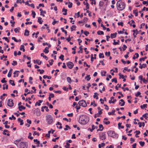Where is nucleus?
Here are the masks:
<instances>
[{
  "label": "nucleus",
  "mask_w": 148,
  "mask_h": 148,
  "mask_svg": "<svg viewBox=\"0 0 148 148\" xmlns=\"http://www.w3.org/2000/svg\"><path fill=\"white\" fill-rule=\"evenodd\" d=\"M89 118L86 115H82L80 116L79 120V123L81 124L85 125L89 121Z\"/></svg>",
  "instance_id": "1"
},
{
  "label": "nucleus",
  "mask_w": 148,
  "mask_h": 148,
  "mask_svg": "<svg viewBox=\"0 0 148 148\" xmlns=\"http://www.w3.org/2000/svg\"><path fill=\"white\" fill-rule=\"evenodd\" d=\"M117 10L119 11H122L125 8V4L122 0L118 1L116 4Z\"/></svg>",
  "instance_id": "2"
},
{
  "label": "nucleus",
  "mask_w": 148,
  "mask_h": 148,
  "mask_svg": "<svg viewBox=\"0 0 148 148\" xmlns=\"http://www.w3.org/2000/svg\"><path fill=\"white\" fill-rule=\"evenodd\" d=\"M46 118V121L48 124H51L52 123L53 120V118L51 115H47Z\"/></svg>",
  "instance_id": "3"
},
{
  "label": "nucleus",
  "mask_w": 148,
  "mask_h": 148,
  "mask_svg": "<svg viewBox=\"0 0 148 148\" xmlns=\"http://www.w3.org/2000/svg\"><path fill=\"white\" fill-rule=\"evenodd\" d=\"M107 134L109 136L113 137H116L117 135H116V134L113 131H109L107 132Z\"/></svg>",
  "instance_id": "4"
},
{
  "label": "nucleus",
  "mask_w": 148,
  "mask_h": 148,
  "mask_svg": "<svg viewBox=\"0 0 148 148\" xmlns=\"http://www.w3.org/2000/svg\"><path fill=\"white\" fill-rule=\"evenodd\" d=\"M78 104L80 106L85 107L87 106V104L85 101L84 100L80 101L78 102Z\"/></svg>",
  "instance_id": "5"
},
{
  "label": "nucleus",
  "mask_w": 148,
  "mask_h": 148,
  "mask_svg": "<svg viewBox=\"0 0 148 148\" xmlns=\"http://www.w3.org/2000/svg\"><path fill=\"white\" fill-rule=\"evenodd\" d=\"M7 105L10 107H12L14 106V103L13 102V100L12 99L8 100Z\"/></svg>",
  "instance_id": "6"
},
{
  "label": "nucleus",
  "mask_w": 148,
  "mask_h": 148,
  "mask_svg": "<svg viewBox=\"0 0 148 148\" xmlns=\"http://www.w3.org/2000/svg\"><path fill=\"white\" fill-rule=\"evenodd\" d=\"M99 136L100 139L102 140L105 139L106 138V134L105 133L101 132L99 134Z\"/></svg>",
  "instance_id": "7"
},
{
  "label": "nucleus",
  "mask_w": 148,
  "mask_h": 148,
  "mask_svg": "<svg viewBox=\"0 0 148 148\" xmlns=\"http://www.w3.org/2000/svg\"><path fill=\"white\" fill-rule=\"evenodd\" d=\"M27 145L26 143L21 142L20 143V148H27Z\"/></svg>",
  "instance_id": "8"
},
{
  "label": "nucleus",
  "mask_w": 148,
  "mask_h": 148,
  "mask_svg": "<svg viewBox=\"0 0 148 148\" xmlns=\"http://www.w3.org/2000/svg\"><path fill=\"white\" fill-rule=\"evenodd\" d=\"M67 65L68 67H69L70 69H72L74 65L73 63L71 62H68L67 64Z\"/></svg>",
  "instance_id": "9"
},
{
  "label": "nucleus",
  "mask_w": 148,
  "mask_h": 148,
  "mask_svg": "<svg viewBox=\"0 0 148 148\" xmlns=\"http://www.w3.org/2000/svg\"><path fill=\"white\" fill-rule=\"evenodd\" d=\"M34 63H37V64L40 65L42 63V62L41 61H40L39 60H34Z\"/></svg>",
  "instance_id": "10"
},
{
  "label": "nucleus",
  "mask_w": 148,
  "mask_h": 148,
  "mask_svg": "<svg viewBox=\"0 0 148 148\" xmlns=\"http://www.w3.org/2000/svg\"><path fill=\"white\" fill-rule=\"evenodd\" d=\"M117 33L115 32L114 33L111 34L110 35V37L111 38H114L116 37Z\"/></svg>",
  "instance_id": "11"
},
{
  "label": "nucleus",
  "mask_w": 148,
  "mask_h": 148,
  "mask_svg": "<svg viewBox=\"0 0 148 148\" xmlns=\"http://www.w3.org/2000/svg\"><path fill=\"white\" fill-rule=\"evenodd\" d=\"M25 107L23 106H19L18 107L19 110L20 111H22V109L25 110Z\"/></svg>",
  "instance_id": "12"
},
{
  "label": "nucleus",
  "mask_w": 148,
  "mask_h": 148,
  "mask_svg": "<svg viewBox=\"0 0 148 148\" xmlns=\"http://www.w3.org/2000/svg\"><path fill=\"white\" fill-rule=\"evenodd\" d=\"M29 31L27 29H26L25 31V33H24V35L25 36H28L29 35Z\"/></svg>",
  "instance_id": "13"
},
{
  "label": "nucleus",
  "mask_w": 148,
  "mask_h": 148,
  "mask_svg": "<svg viewBox=\"0 0 148 148\" xmlns=\"http://www.w3.org/2000/svg\"><path fill=\"white\" fill-rule=\"evenodd\" d=\"M67 9H65L64 8H63L62 9V12H64V13H63V14L64 15H66L67 14Z\"/></svg>",
  "instance_id": "14"
},
{
  "label": "nucleus",
  "mask_w": 148,
  "mask_h": 148,
  "mask_svg": "<svg viewBox=\"0 0 148 148\" xmlns=\"http://www.w3.org/2000/svg\"><path fill=\"white\" fill-rule=\"evenodd\" d=\"M122 123H119L118 124V126L119 129H123L124 128V126L123 125H121Z\"/></svg>",
  "instance_id": "15"
},
{
  "label": "nucleus",
  "mask_w": 148,
  "mask_h": 148,
  "mask_svg": "<svg viewBox=\"0 0 148 148\" xmlns=\"http://www.w3.org/2000/svg\"><path fill=\"white\" fill-rule=\"evenodd\" d=\"M42 19V18L40 17H39L38 18V22L40 24H42V23L43 22L42 20L41 21Z\"/></svg>",
  "instance_id": "16"
},
{
  "label": "nucleus",
  "mask_w": 148,
  "mask_h": 148,
  "mask_svg": "<svg viewBox=\"0 0 148 148\" xmlns=\"http://www.w3.org/2000/svg\"><path fill=\"white\" fill-rule=\"evenodd\" d=\"M48 49L49 48L47 47H46L45 49H44L43 51V52L45 53H48L49 52Z\"/></svg>",
  "instance_id": "17"
},
{
  "label": "nucleus",
  "mask_w": 148,
  "mask_h": 148,
  "mask_svg": "<svg viewBox=\"0 0 148 148\" xmlns=\"http://www.w3.org/2000/svg\"><path fill=\"white\" fill-rule=\"evenodd\" d=\"M12 69H11L9 70V72L8 75V77H10L11 76L12 72Z\"/></svg>",
  "instance_id": "18"
},
{
  "label": "nucleus",
  "mask_w": 148,
  "mask_h": 148,
  "mask_svg": "<svg viewBox=\"0 0 148 148\" xmlns=\"http://www.w3.org/2000/svg\"><path fill=\"white\" fill-rule=\"evenodd\" d=\"M18 121L19 122H20V125H23L24 123L23 122V120L22 119H21L20 118H18Z\"/></svg>",
  "instance_id": "19"
},
{
  "label": "nucleus",
  "mask_w": 148,
  "mask_h": 148,
  "mask_svg": "<svg viewBox=\"0 0 148 148\" xmlns=\"http://www.w3.org/2000/svg\"><path fill=\"white\" fill-rule=\"evenodd\" d=\"M60 125V126L59 127H58V126H57V127L58 128H59V129H61L62 128V126H61L62 125V124L61 123H60L59 122H58L57 123H56V125Z\"/></svg>",
  "instance_id": "20"
},
{
  "label": "nucleus",
  "mask_w": 148,
  "mask_h": 148,
  "mask_svg": "<svg viewBox=\"0 0 148 148\" xmlns=\"http://www.w3.org/2000/svg\"><path fill=\"white\" fill-rule=\"evenodd\" d=\"M115 110H112V112H109L108 113V114L109 115L112 114L113 115H115L114 113Z\"/></svg>",
  "instance_id": "21"
},
{
  "label": "nucleus",
  "mask_w": 148,
  "mask_h": 148,
  "mask_svg": "<svg viewBox=\"0 0 148 148\" xmlns=\"http://www.w3.org/2000/svg\"><path fill=\"white\" fill-rule=\"evenodd\" d=\"M9 82L10 84L12 85V86H14L15 85V84L14 82V81L12 80H10Z\"/></svg>",
  "instance_id": "22"
},
{
  "label": "nucleus",
  "mask_w": 148,
  "mask_h": 148,
  "mask_svg": "<svg viewBox=\"0 0 148 148\" xmlns=\"http://www.w3.org/2000/svg\"><path fill=\"white\" fill-rule=\"evenodd\" d=\"M20 50H22L23 52H24L25 51V49H24V46L23 45H22L20 47Z\"/></svg>",
  "instance_id": "23"
},
{
  "label": "nucleus",
  "mask_w": 148,
  "mask_h": 148,
  "mask_svg": "<svg viewBox=\"0 0 148 148\" xmlns=\"http://www.w3.org/2000/svg\"><path fill=\"white\" fill-rule=\"evenodd\" d=\"M82 47L83 46L82 45H81V46H80L79 47V50H80V51H79L77 52L78 53H79L80 52V51H81V53H83V48H82Z\"/></svg>",
  "instance_id": "24"
},
{
  "label": "nucleus",
  "mask_w": 148,
  "mask_h": 148,
  "mask_svg": "<svg viewBox=\"0 0 148 148\" xmlns=\"http://www.w3.org/2000/svg\"><path fill=\"white\" fill-rule=\"evenodd\" d=\"M133 13L135 14V16H137L138 15V12L137 10H133Z\"/></svg>",
  "instance_id": "25"
},
{
  "label": "nucleus",
  "mask_w": 148,
  "mask_h": 148,
  "mask_svg": "<svg viewBox=\"0 0 148 148\" xmlns=\"http://www.w3.org/2000/svg\"><path fill=\"white\" fill-rule=\"evenodd\" d=\"M97 34L99 35H103L104 32L102 31H98L97 32Z\"/></svg>",
  "instance_id": "26"
},
{
  "label": "nucleus",
  "mask_w": 148,
  "mask_h": 148,
  "mask_svg": "<svg viewBox=\"0 0 148 148\" xmlns=\"http://www.w3.org/2000/svg\"><path fill=\"white\" fill-rule=\"evenodd\" d=\"M140 107L141 109H144L145 108H147V104H144L143 105L140 106Z\"/></svg>",
  "instance_id": "27"
},
{
  "label": "nucleus",
  "mask_w": 148,
  "mask_h": 148,
  "mask_svg": "<svg viewBox=\"0 0 148 148\" xmlns=\"http://www.w3.org/2000/svg\"><path fill=\"white\" fill-rule=\"evenodd\" d=\"M93 98H96V99H98V94L97 92H95L94 93V95H93Z\"/></svg>",
  "instance_id": "28"
},
{
  "label": "nucleus",
  "mask_w": 148,
  "mask_h": 148,
  "mask_svg": "<svg viewBox=\"0 0 148 148\" xmlns=\"http://www.w3.org/2000/svg\"><path fill=\"white\" fill-rule=\"evenodd\" d=\"M40 15H42V13L46 14V12L45 11H43L42 9H40Z\"/></svg>",
  "instance_id": "29"
},
{
  "label": "nucleus",
  "mask_w": 148,
  "mask_h": 148,
  "mask_svg": "<svg viewBox=\"0 0 148 148\" xmlns=\"http://www.w3.org/2000/svg\"><path fill=\"white\" fill-rule=\"evenodd\" d=\"M99 58H104V56L103 55V53H100L99 55Z\"/></svg>",
  "instance_id": "30"
},
{
  "label": "nucleus",
  "mask_w": 148,
  "mask_h": 148,
  "mask_svg": "<svg viewBox=\"0 0 148 148\" xmlns=\"http://www.w3.org/2000/svg\"><path fill=\"white\" fill-rule=\"evenodd\" d=\"M67 80L69 83H71V78L69 77H68L67 78Z\"/></svg>",
  "instance_id": "31"
},
{
  "label": "nucleus",
  "mask_w": 148,
  "mask_h": 148,
  "mask_svg": "<svg viewBox=\"0 0 148 148\" xmlns=\"http://www.w3.org/2000/svg\"><path fill=\"white\" fill-rule=\"evenodd\" d=\"M120 101H121V102H123V103H122L121 105V106H124L125 105V102L124 101V100L123 99H121L120 100Z\"/></svg>",
  "instance_id": "32"
},
{
  "label": "nucleus",
  "mask_w": 148,
  "mask_h": 148,
  "mask_svg": "<svg viewBox=\"0 0 148 148\" xmlns=\"http://www.w3.org/2000/svg\"><path fill=\"white\" fill-rule=\"evenodd\" d=\"M76 27V26L75 25H73L71 27V32L73 31V28H74V29H75ZM74 30H75V29H74Z\"/></svg>",
  "instance_id": "33"
},
{
  "label": "nucleus",
  "mask_w": 148,
  "mask_h": 148,
  "mask_svg": "<svg viewBox=\"0 0 148 148\" xmlns=\"http://www.w3.org/2000/svg\"><path fill=\"white\" fill-rule=\"evenodd\" d=\"M148 115V113H146L145 114L143 115L142 116L143 117H144L145 119H147L148 118V117L146 115Z\"/></svg>",
  "instance_id": "34"
},
{
  "label": "nucleus",
  "mask_w": 148,
  "mask_h": 148,
  "mask_svg": "<svg viewBox=\"0 0 148 148\" xmlns=\"http://www.w3.org/2000/svg\"><path fill=\"white\" fill-rule=\"evenodd\" d=\"M111 81L112 82H114L116 83H117V80L116 78H114L111 80Z\"/></svg>",
  "instance_id": "35"
},
{
  "label": "nucleus",
  "mask_w": 148,
  "mask_h": 148,
  "mask_svg": "<svg viewBox=\"0 0 148 148\" xmlns=\"http://www.w3.org/2000/svg\"><path fill=\"white\" fill-rule=\"evenodd\" d=\"M20 29V28L19 27H18L17 28H16L14 29V30L15 33H17V32H19V31H18V30Z\"/></svg>",
  "instance_id": "36"
},
{
  "label": "nucleus",
  "mask_w": 148,
  "mask_h": 148,
  "mask_svg": "<svg viewBox=\"0 0 148 148\" xmlns=\"http://www.w3.org/2000/svg\"><path fill=\"white\" fill-rule=\"evenodd\" d=\"M139 143L141 147H143L144 146L145 144V142H144L140 141Z\"/></svg>",
  "instance_id": "37"
},
{
  "label": "nucleus",
  "mask_w": 148,
  "mask_h": 148,
  "mask_svg": "<svg viewBox=\"0 0 148 148\" xmlns=\"http://www.w3.org/2000/svg\"><path fill=\"white\" fill-rule=\"evenodd\" d=\"M34 142H36V144H40V142L39 140H38L37 139H34Z\"/></svg>",
  "instance_id": "38"
},
{
  "label": "nucleus",
  "mask_w": 148,
  "mask_h": 148,
  "mask_svg": "<svg viewBox=\"0 0 148 148\" xmlns=\"http://www.w3.org/2000/svg\"><path fill=\"white\" fill-rule=\"evenodd\" d=\"M17 62L16 61H14V60L13 61V63H12V64L13 66L16 65H17Z\"/></svg>",
  "instance_id": "39"
},
{
  "label": "nucleus",
  "mask_w": 148,
  "mask_h": 148,
  "mask_svg": "<svg viewBox=\"0 0 148 148\" xmlns=\"http://www.w3.org/2000/svg\"><path fill=\"white\" fill-rule=\"evenodd\" d=\"M64 56L62 54H61L59 57V58L61 59L63 61L64 60Z\"/></svg>",
  "instance_id": "40"
},
{
  "label": "nucleus",
  "mask_w": 148,
  "mask_h": 148,
  "mask_svg": "<svg viewBox=\"0 0 148 148\" xmlns=\"http://www.w3.org/2000/svg\"><path fill=\"white\" fill-rule=\"evenodd\" d=\"M32 14L33 15V17L34 18L35 17L36 13L34 11H32Z\"/></svg>",
  "instance_id": "41"
},
{
  "label": "nucleus",
  "mask_w": 148,
  "mask_h": 148,
  "mask_svg": "<svg viewBox=\"0 0 148 148\" xmlns=\"http://www.w3.org/2000/svg\"><path fill=\"white\" fill-rule=\"evenodd\" d=\"M92 129H90V131L91 132H92L93 130H94L95 129V127H94V125H92Z\"/></svg>",
  "instance_id": "42"
},
{
  "label": "nucleus",
  "mask_w": 148,
  "mask_h": 148,
  "mask_svg": "<svg viewBox=\"0 0 148 148\" xmlns=\"http://www.w3.org/2000/svg\"><path fill=\"white\" fill-rule=\"evenodd\" d=\"M119 40H117V42H114L113 44L114 45H119Z\"/></svg>",
  "instance_id": "43"
},
{
  "label": "nucleus",
  "mask_w": 148,
  "mask_h": 148,
  "mask_svg": "<svg viewBox=\"0 0 148 148\" xmlns=\"http://www.w3.org/2000/svg\"><path fill=\"white\" fill-rule=\"evenodd\" d=\"M104 3L103 2L100 1L99 3V5L100 7H102Z\"/></svg>",
  "instance_id": "44"
},
{
  "label": "nucleus",
  "mask_w": 148,
  "mask_h": 148,
  "mask_svg": "<svg viewBox=\"0 0 148 148\" xmlns=\"http://www.w3.org/2000/svg\"><path fill=\"white\" fill-rule=\"evenodd\" d=\"M86 10H87L89 8V4L87 2H86Z\"/></svg>",
  "instance_id": "45"
},
{
  "label": "nucleus",
  "mask_w": 148,
  "mask_h": 148,
  "mask_svg": "<svg viewBox=\"0 0 148 148\" xmlns=\"http://www.w3.org/2000/svg\"><path fill=\"white\" fill-rule=\"evenodd\" d=\"M90 1H92V2H91V4L92 5H93L94 4L95 5L96 4V2L95 0H90Z\"/></svg>",
  "instance_id": "46"
},
{
  "label": "nucleus",
  "mask_w": 148,
  "mask_h": 148,
  "mask_svg": "<svg viewBox=\"0 0 148 148\" xmlns=\"http://www.w3.org/2000/svg\"><path fill=\"white\" fill-rule=\"evenodd\" d=\"M5 78H3V79L1 80V82L2 83H6L7 82V81L5 80Z\"/></svg>",
  "instance_id": "47"
},
{
  "label": "nucleus",
  "mask_w": 148,
  "mask_h": 148,
  "mask_svg": "<svg viewBox=\"0 0 148 148\" xmlns=\"http://www.w3.org/2000/svg\"><path fill=\"white\" fill-rule=\"evenodd\" d=\"M2 39H5V41H7L8 42H9V40H8L7 37H4L2 38Z\"/></svg>",
  "instance_id": "48"
},
{
  "label": "nucleus",
  "mask_w": 148,
  "mask_h": 148,
  "mask_svg": "<svg viewBox=\"0 0 148 148\" xmlns=\"http://www.w3.org/2000/svg\"><path fill=\"white\" fill-rule=\"evenodd\" d=\"M84 33L85 34V35L86 36H87L89 34V32H88L87 31H84Z\"/></svg>",
  "instance_id": "49"
},
{
  "label": "nucleus",
  "mask_w": 148,
  "mask_h": 148,
  "mask_svg": "<svg viewBox=\"0 0 148 148\" xmlns=\"http://www.w3.org/2000/svg\"><path fill=\"white\" fill-rule=\"evenodd\" d=\"M99 127L100 128V129H102V130H103V127L102 125L99 124Z\"/></svg>",
  "instance_id": "50"
},
{
  "label": "nucleus",
  "mask_w": 148,
  "mask_h": 148,
  "mask_svg": "<svg viewBox=\"0 0 148 148\" xmlns=\"http://www.w3.org/2000/svg\"><path fill=\"white\" fill-rule=\"evenodd\" d=\"M86 77H87V81H89L90 79V75H87L86 77H85V79H86Z\"/></svg>",
  "instance_id": "51"
},
{
  "label": "nucleus",
  "mask_w": 148,
  "mask_h": 148,
  "mask_svg": "<svg viewBox=\"0 0 148 148\" xmlns=\"http://www.w3.org/2000/svg\"><path fill=\"white\" fill-rule=\"evenodd\" d=\"M141 94L140 92H138L136 93V94L135 96L136 97L138 96Z\"/></svg>",
  "instance_id": "52"
},
{
  "label": "nucleus",
  "mask_w": 148,
  "mask_h": 148,
  "mask_svg": "<svg viewBox=\"0 0 148 148\" xmlns=\"http://www.w3.org/2000/svg\"><path fill=\"white\" fill-rule=\"evenodd\" d=\"M43 108H46V110L47 112H48L49 110L48 107L46 106H43Z\"/></svg>",
  "instance_id": "53"
},
{
  "label": "nucleus",
  "mask_w": 148,
  "mask_h": 148,
  "mask_svg": "<svg viewBox=\"0 0 148 148\" xmlns=\"http://www.w3.org/2000/svg\"><path fill=\"white\" fill-rule=\"evenodd\" d=\"M69 3L70 4L68 5V7L70 8H72V3L71 2H69Z\"/></svg>",
  "instance_id": "54"
},
{
  "label": "nucleus",
  "mask_w": 148,
  "mask_h": 148,
  "mask_svg": "<svg viewBox=\"0 0 148 148\" xmlns=\"http://www.w3.org/2000/svg\"><path fill=\"white\" fill-rule=\"evenodd\" d=\"M102 109L101 110H100L98 111V112L97 114V115L99 114L100 115L102 113Z\"/></svg>",
  "instance_id": "55"
},
{
  "label": "nucleus",
  "mask_w": 148,
  "mask_h": 148,
  "mask_svg": "<svg viewBox=\"0 0 148 148\" xmlns=\"http://www.w3.org/2000/svg\"><path fill=\"white\" fill-rule=\"evenodd\" d=\"M59 138V137H58L55 138H53L52 140V141L53 142H55L56 140H58Z\"/></svg>",
  "instance_id": "56"
},
{
  "label": "nucleus",
  "mask_w": 148,
  "mask_h": 148,
  "mask_svg": "<svg viewBox=\"0 0 148 148\" xmlns=\"http://www.w3.org/2000/svg\"><path fill=\"white\" fill-rule=\"evenodd\" d=\"M70 144L68 143H66V145L65 146L66 148H69Z\"/></svg>",
  "instance_id": "57"
},
{
  "label": "nucleus",
  "mask_w": 148,
  "mask_h": 148,
  "mask_svg": "<svg viewBox=\"0 0 148 148\" xmlns=\"http://www.w3.org/2000/svg\"><path fill=\"white\" fill-rule=\"evenodd\" d=\"M34 134H33V135L34 136V135H37L38 136H39V133H37L36 131H34Z\"/></svg>",
  "instance_id": "58"
},
{
  "label": "nucleus",
  "mask_w": 148,
  "mask_h": 148,
  "mask_svg": "<svg viewBox=\"0 0 148 148\" xmlns=\"http://www.w3.org/2000/svg\"><path fill=\"white\" fill-rule=\"evenodd\" d=\"M119 25H121V26H123V23L122 22H119L118 23Z\"/></svg>",
  "instance_id": "59"
},
{
  "label": "nucleus",
  "mask_w": 148,
  "mask_h": 148,
  "mask_svg": "<svg viewBox=\"0 0 148 148\" xmlns=\"http://www.w3.org/2000/svg\"><path fill=\"white\" fill-rule=\"evenodd\" d=\"M124 70L127 71L128 72H130V69H128L127 67H125L124 68Z\"/></svg>",
  "instance_id": "60"
},
{
  "label": "nucleus",
  "mask_w": 148,
  "mask_h": 148,
  "mask_svg": "<svg viewBox=\"0 0 148 148\" xmlns=\"http://www.w3.org/2000/svg\"><path fill=\"white\" fill-rule=\"evenodd\" d=\"M88 21V18L87 17H84L83 20V22H86Z\"/></svg>",
  "instance_id": "61"
},
{
  "label": "nucleus",
  "mask_w": 148,
  "mask_h": 148,
  "mask_svg": "<svg viewBox=\"0 0 148 148\" xmlns=\"http://www.w3.org/2000/svg\"><path fill=\"white\" fill-rule=\"evenodd\" d=\"M110 52L109 51H108V52H106L105 53V55L106 56H110Z\"/></svg>",
  "instance_id": "62"
},
{
  "label": "nucleus",
  "mask_w": 148,
  "mask_h": 148,
  "mask_svg": "<svg viewBox=\"0 0 148 148\" xmlns=\"http://www.w3.org/2000/svg\"><path fill=\"white\" fill-rule=\"evenodd\" d=\"M103 123H105L106 125H108L110 124V122L109 121H103Z\"/></svg>",
  "instance_id": "63"
},
{
  "label": "nucleus",
  "mask_w": 148,
  "mask_h": 148,
  "mask_svg": "<svg viewBox=\"0 0 148 148\" xmlns=\"http://www.w3.org/2000/svg\"><path fill=\"white\" fill-rule=\"evenodd\" d=\"M136 143L132 145V148H136Z\"/></svg>",
  "instance_id": "64"
}]
</instances>
